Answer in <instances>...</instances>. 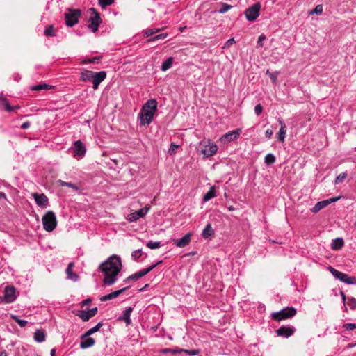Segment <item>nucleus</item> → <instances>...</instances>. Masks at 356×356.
<instances>
[{
  "instance_id": "obj_1",
  "label": "nucleus",
  "mask_w": 356,
  "mask_h": 356,
  "mask_svg": "<svg viewBox=\"0 0 356 356\" xmlns=\"http://www.w3.org/2000/svg\"><path fill=\"white\" fill-rule=\"evenodd\" d=\"M157 111V101L155 99H149L142 107L138 115L140 125H148L153 120V117Z\"/></svg>"
},
{
  "instance_id": "obj_2",
  "label": "nucleus",
  "mask_w": 356,
  "mask_h": 356,
  "mask_svg": "<svg viewBox=\"0 0 356 356\" xmlns=\"http://www.w3.org/2000/svg\"><path fill=\"white\" fill-rule=\"evenodd\" d=\"M87 14L89 16L88 22L90 23L88 26L92 32H95L102 22L100 15L94 8H89Z\"/></svg>"
},
{
  "instance_id": "obj_3",
  "label": "nucleus",
  "mask_w": 356,
  "mask_h": 356,
  "mask_svg": "<svg viewBox=\"0 0 356 356\" xmlns=\"http://www.w3.org/2000/svg\"><path fill=\"white\" fill-rule=\"evenodd\" d=\"M43 227L47 232H52L57 225V220L55 213L49 211L47 212L42 218Z\"/></svg>"
},
{
  "instance_id": "obj_4",
  "label": "nucleus",
  "mask_w": 356,
  "mask_h": 356,
  "mask_svg": "<svg viewBox=\"0 0 356 356\" xmlns=\"http://www.w3.org/2000/svg\"><path fill=\"white\" fill-rule=\"evenodd\" d=\"M296 314V309L293 307H286L283 309L272 314V317L277 321L293 317Z\"/></svg>"
},
{
  "instance_id": "obj_5",
  "label": "nucleus",
  "mask_w": 356,
  "mask_h": 356,
  "mask_svg": "<svg viewBox=\"0 0 356 356\" xmlns=\"http://www.w3.org/2000/svg\"><path fill=\"white\" fill-rule=\"evenodd\" d=\"M81 14V12L79 9H68L65 13L66 25L69 27H72L77 24Z\"/></svg>"
},
{
  "instance_id": "obj_6",
  "label": "nucleus",
  "mask_w": 356,
  "mask_h": 356,
  "mask_svg": "<svg viewBox=\"0 0 356 356\" xmlns=\"http://www.w3.org/2000/svg\"><path fill=\"white\" fill-rule=\"evenodd\" d=\"M99 270L105 276L104 283L108 285L111 284V256L108 257L104 262L99 265Z\"/></svg>"
},
{
  "instance_id": "obj_7",
  "label": "nucleus",
  "mask_w": 356,
  "mask_h": 356,
  "mask_svg": "<svg viewBox=\"0 0 356 356\" xmlns=\"http://www.w3.org/2000/svg\"><path fill=\"white\" fill-rule=\"evenodd\" d=\"M327 269L337 280H339L348 284H354L356 283V279L354 277H349L347 274L341 273L330 266H328Z\"/></svg>"
},
{
  "instance_id": "obj_8",
  "label": "nucleus",
  "mask_w": 356,
  "mask_h": 356,
  "mask_svg": "<svg viewBox=\"0 0 356 356\" xmlns=\"http://www.w3.org/2000/svg\"><path fill=\"white\" fill-rule=\"evenodd\" d=\"M15 289L12 286H6L3 291V295L0 296V301L4 303H10L16 299Z\"/></svg>"
},
{
  "instance_id": "obj_9",
  "label": "nucleus",
  "mask_w": 356,
  "mask_h": 356,
  "mask_svg": "<svg viewBox=\"0 0 356 356\" xmlns=\"http://www.w3.org/2000/svg\"><path fill=\"white\" fill-rule=\"evenodd\" d=\"M261 9V4L259 3H254L252 6L249 7L245 11V15L247 19L250 22H253L259 15V11Z\"/></svg>"
},
{
  "instance_id": "obj_10",
  "label": "nucleus",
  "mask_w": 356,
  "mask_h": 356,
  "mask_svg": "<svg viewBox=\"0 0 356 356\" xmlns=\"http://www.w3.org/2000/svg\"><path fill=\"white\" fill-rule=\"evenodd\" d=\"M70 150L73 153L74 156L79 159L85 155L86 149L81 140H76L73 144V146L71 147Z\"/></svg>"
},
{
  "instance_id": "obj_11",
  "label": "nucleus",
  "mask_w": 356,
  "mask_h": 356,
  "mask_svg": "<svg viewBox=\"0 0 356 356\" xmlns=\"http://www.w3.org/2000/svg\"><path fill=\"white\" fill-rule=\"evenodd\" d=\"M122 268L120 257L113 254V284L117 281V276Z\"/></svg>"
},
{
  "instance_id": "obj_12",
  "label": "nucleus",
  "mask_w": 356,
  "mask_h": 356,
  "mask_svg": "<svg viewBox=\"0 0 356 356\" xmlns=\"http://www.w3.org/2000/svg\"><path fill=\"white\" fill-rule=\"evenodd\" d=\"M97 313V308L94 307L89 310H80L76 314L83 321H88L90 318L95 316Z\"/></svg>"
},
{
  "instance_id": "obj_13",
  "label": "nucleus",
  "mask_w": 356,
  "mask_h": 356,
  "mask_svg": "<svg viewBox=\"0 0 356 356\" xmlns=\"http://www.w3.org/2000/svg\"><path fill=\"white\" fill-rule=\"evenodd\" d=\"M241 134V129H238L232 131H229L223 136H222L220 138V142L222 143H227L231 141L236 140Z\"/></svg>"
},
{
  "instance_id": "obj_14",
  "label": "nucleus",
  "mask_w": 356,
  "mask_h": 356,
  "mask_svg": "<svg viewBox=\"0 0 356 356\" xmlns=\"http://www.w3.org/2000/svg\"><path fill=\"white\" fill-rule=\"evenodd\" d=\"M295 330V327L292 326H281L276 330V334L279 337L288 338L294 334Z\"/></svg>"
},
{
  "instance_id": "obj_15",
  "label": "nucleus",
  "mask_w": 356,
  "mask_h": 356,
  "mask_svg": "<svg viewBox=\"0 0 356 356\" xmlns=\"http://www.w3.org/2000/svg\"><path fill=\"white\" fill-rule=\"evenodd\" d=\"M32 196L34 197V200L36 202V204L42 207V208H47L49 203V200L47 197L44 193H32Z\"/></svg>"
},
{
  "instance_id": "obj_16",
  "label": "nucleus",
  "mask_w": 356,
  "mask_h": 356,
  "mask_svg": "<svg viewBox=\"0 0 356 356\" xmlns=\"http://www.w3.org/2000/svg\"><path fill=\"white\" fill-rule=\"evenodd\" d=\"M149 211V208L148 207H143L141 208L140 209L135 211V212H133L131 213H130L129 216H128V220L130 221V222H134V221H136L137 220H138L139 218H143L144 217L145 215H147V212Z\"/></svg>"
},
{
  "instance_id": "obj_17",
  "label": "nucleus",
  "mask_w": 356,
  "mask_h": 356,
  "mask_svg": "<svg viewBox=\"0 0 356 356\" xmlns=\"http://www.w3.org/2000/svg\"><path fill=\"white\" fill-rule=\"evenodd\" d=\"M339 199V197H337L331 198V199L323 200V201H320L315 204V206L311 209V211L313 213H317L322 209L327 207L330 203L334 202L337 201Z\"/></svg>"
},
{
  "instance_id": "obj_18",
  "label": "nucleus",
  "mask_w": 356,
  "mask_h": 356,
  "mask_svg": "<svg viewBox=\"0 0 356 356\" xmlns=\"http://www.w3.org/2000/svg\"><path fill=\"white\" fill-rule=\"evenodd\" d=\"M106 76V74L104 71L95 72L91 81L93 84L92 88L94 90H97L98 88L99 85L105 79Z\"/></svg>"
},
{
  "instance_id": "obj_19",
  "label": "nucleus",
  "mask_w": 356,
  "mask_h": 356,
  "mask_svg": "<svg viewBox=\"0 0 356 356\" xmlns=\"http://www.w3.org/2000/svg\"><path fill=\"white\" fill-rule=\"evenodd\" d=\"M218 146L215 143L207 145L202 149V153L206 156L209 157L213 156L218 151Z\"/></svg>"
},
{
  "instance_id": "obj_20",
  "label": "nucleus",
  "mask_w": 356,
  "mask_h": 356,
  "mask_svg": "<svg viewBox=\"0 0 356 356\" xmlns=\"http://www.w3.org/2000/svg\"><path fill=\"white\" fill-rule=\"evenodd\" d=\"M191 236L192 234L191 233H188L182 238L175 240L174 243L177 247L184 248L191 242Z\"/></svg>"
},
{
  "instance_id": "obj_21",
  "label": "nucleus",
  "mask_w": 356,
  "mask_h": 356,
  "mask_svg": "<svg viewBox=\"0 0 356 356\" xmlns=\"http://www.w3.org/2000/svg\"><path fill=\"white\" fill-rule=\"evenodd\" d=\"M132 311L133 308L131 307L126 308V309L123 311L122 314L118 317V319L119 321H124L127 325H130L131 323L130 316Z\"/></svg>"
},
{
  "instance_id": "obj_22",
  "label": "nucleus",
  "mask_w": 356,
  "mask_h": 356,
  "mask_svg": "<svg viewBox=\"0 0 356 356\" xmlns=\"http://www.w3.org/2000/svg\"><path fill=\"white\" fill-rule=\"evenodd\" d=\"M0 104H1V106L8 112L13 111H14L15 109H18L19 108V106H11L9 104L8 101L3 97H0Z\"/></svg>"
},
{
  "instance_id": "obj_23",
  "label": "nucleus",
  "mask_w": 356,
  "mask_h": 356,
  "mask_svg": "<svg viewBox=\"0 0 356 356\" xmlns=\"http://www.w3.org/2000/svg\"><path fill=\"white\" fill-rule=\"evenodd\" d=\"M95 72L82 69L81 70V79L83 81H92Z\"/></svg>"
},
{
  "instance_id": "obj_24",
  "label": "nucleus",
  "mask_w": 356,
  "mask_h": 356,
  "mask_svg": "<svg viewBox=\"0 0 356 356\" xmlns=\"http://www.w3.org/2000/svg\"><path fill=\"white\" fill-rule=\"evenodd\" d=\"M279 124H280L281 127L280 129L279 133H278V140L281 142L284 141L286 133V127L285 124L282 122V120L279 119L278 120Z\"/></svg>"
},
{
  "instance_id": "obj_25",
  "label": "nucleus",
  "mask_w": 356,
  "mask_h": 356,
  "mask_svg": "<svg viewBox=\"0 0 356 356\" xmlns=\"http://www.w3.org/2000/svg\"><path fill=\"white\" fill-rule=\"evenodd\" d=\"M73 266H74V264L72 262H70L68 264V266L66 269V273H67L68 279L73 280V281H77L79 279V276L76 273L72 272Z\"/></svg>"
},
{
  "instance_id": "obj_26",
  "label": "nucleus",
  "mask_w": 356,
  "mask_h": 356,
  "mask_svg": "<svg viewBox=\"0 0 356 356\" xmlns=\"http://www.w3.org/2000/svg\"><path fill=\"white\" fill-rule=\"evenodd\" d=\"M213 234L214 230L213 229L210 223L207 224L202 231V237L204 239H209Z\"/></svg>"
},
{
  "instance_id": "obj_27",
  "label": "nucleus",
  "mask_w": 356,
  "mask_h": 356,
  "mask_svg": "<svg viewBox=\"0 0 356 356\" xmlns=\"http://www.w3.org/2000/svg\"><path fill=\"white\" fill-rule=\"evenodd\" d=\"M46 334L44 330H37L34 333V339L38 343H41L45 341Z\"/></svg>"
},
{
  "instance_id": "obj_28",
  "label": "nucleus",
  "mask_w": 356,
  "mask_h": 356,
  "mask_svg": "<svg viewBox=\"0 0 356 356\" xmlns=\"http://www.w3.org/2000/svg\"><path fill=\"white\" fill-rule=\"evenodd\" d=\"M85 339H83L81 341L80 346L82 348H87L92 346L95 344V339L92 337H85Z\"/></svg>"
},
{
  "instance_id": "obj_29",
  "label": "nucleus",
  "mask_w": 356,
  "mask_h": 356,
  "mask_svg": "<svg viewBox=\"0 0 356 356\" xmlns=\"http://www.w3.org/2000/svg\"><path fill=\"white\" fill-rule=\"evenodd\" d=\"M343 245V240L341 238H337L332 241L331 248L334 250H337L341 249Z\"/></svg>"
},
{
  "instance_id": "obj_30",
  "label": "nucleus",
  "mask_w": 356,
  "mask_h": 356,
  "mask_svg": "<svg viewBox=\"0 0 356 356\" xmlns=\"http://www.w3.org/2000/svg\"><path fill=\"white\" fill-rule=\"evenodd\" d=\"M216 195V188L215 186H212L210 188L209 191H207L203 196V201L208 202L213 197Z\"/></svg>"
},
{
  "instance_id": "obj_31",
  "label": "nucleus",
  "mask_w": 356,
  "mask_h": 356,
  "mask_svg": "<svg viewBox=\"0 0 356 356\" xmlns=\"http://www.w3.org/2000/svg\"><path fill=\"white\" fill-rule=\"evenodd\" d=\"M172 63H173V58L172 57H169L168 58H167L161 65V70L162 71H166L168 70V69H170L172 65Z\"/></svg>"
},
{
  "instance_id": "obj_32",
  "label": "nucleus",
  "mask_w": 356,
  "mask_h": 356,
  "mask_svg": "<svg viewBox=\"0 0 356 356\" xmlns=\"http://www.w3.org/2000/svg\"><path fill=\"white\" fill-rule=\"evenodd\" d=\"M51 88H52V86L50 85H48L46 83H41V84H38V85L31 86V90H34V91H40L42 90H48Z\"/></svg>"
},
{
  "instance_id": "obj_33",
  "label": "nucleus",
  "mask_w": 356,
  "mask_h": 356,
  "mask_svg": "<svg viewBox=\"0 0 356 356\" xmlns=\"http://www.w3.org/2000/svg\"><path fill=\"white\" fill-rule=\"evenodd\" d=\"M160 263H161V261H159L157 262L156 264H153L146 268H144L140 271H138V275L140 276L141 277L145 276V275L148 274L151 270H152L158 264H159Z\"/></svg>"
},
{
  "instance_id": "obj_34",
  "label": "nucleus",
  "mask_w": 356,
  "mask_h": 356,
  "mask_svg": "<svg viewBox=\"0 0 356 356\" xmlns=\"http://www.w3.org/2000/svg\"><path fill=\"white\" fill-rule=\"evenodd\" d=\"M264 162L266 165H272L275 162V156L271 154H268L264 159Z\"/></svg>"
},
{
  "instance_id": "obj_35",
  "label": "nucleus",
  "mask_w": 356,
  "mask_h": 356,
  "mask_svg": "<svg viewBox=\"0 0 356 356\" xmlns=\"http://www.w3.org/2000/svg\"><path fill=\"white\" fill-rule=\"evenodd\" d=\"M146 245L152 250L158 249L161 246V243L160 241L153 242L149 241L147 243Z\"/></svg>"
},
{
  "instance_id": "obj_36",
  "label": "nucleus",
  "mask_w": 356,
  "mask_h": 356,
  "mask_svg": "<svg viewBox=\"0 0 356 356\" xmlns=\"http://www.w3.org/2000/svg\"><path fill=\"white\" fill-rule=\"evenodd\" d=\"M323 11V6L321 4L317 5L313 10L309 11V15H321Z\"/></svg>"
},
{
  "instance_id": "obj_37",
  "label": "nucleus",
  "mask_w": 356,
  "mask_h": 356,
  "mask_svg": "<svg viewBox=\"0 0 356 356\" xmlns=\"http://www.w3.org/2000/svg\"><path fill=\"white\" fill-rule=\"evenodd\" d=\"M11 318L16 321L21 327H25L28 323L27 321L22 320L16 315H11Z\"/></svg>"
},
{
  "instance_id": "obj_38",
  "label": "nucleus",
  "mask_w": 356,
  "mask_h": 356,
  "mask_svg": "<svg viewBox=\"0 0 356 356\" xmlns=\"http://www.w3.org/2000/svg\"><path fill=\"white\" fill-rule=\"evenodd\" d=\"M44 34L47 36L53 37L55 36V29L52 25H49L44 30Z\"/></svg>"
},
{
  "instance_id": "obj_39",
  "label": "nucleus",
  "mask_w": 356,
  "mask_h": 356,
  "mask_svg": "<svg viewBox=\"0 0 356 356\" xmlns=\"http://www.w3.org/2000/svg\"><path fill=\"white\" fill-rule=\"evenodd\" d=\"M167 36H168L167 33L158 34V35H155V36L148 39L147 42H154V41H156V40H163V39L166 38Z\"/></svg>"
},
{
  "instance_id": "obj_40",
  "label": "nucleus",
  "mask_w": 356,
  "mask_h": 356,
  "mask_svg": "<svg viewBox=\"0 0 356 356\" xmlns=\"http://www.w3.org/2000/svg\"><path fill=\"white\" fill-rule=\"evenodd\" d=\"M99 56H95L92 58H86L81 61V64H88V63H98L100 60Z\"/></svg>"
},
{
  "instance_id": "obj_41",
  "label": "nucleus",
  "mask_w": 356,
  "mask_h": 356,
  "mask_svg": "<svg viewBox=\"0 0 356 356\" xmlns=\"http://www.w3.org/2000/svg\"><path fill=\"white\" fill-rule=\"evenodd\" d=\"M179 351L185 353L190 356H195L200 353V350L197 349H193V350L180 349Z\"/></svg>"
},
{
  "instance_id": "obj_42",
  "label": "nucleus",
  "mask_w": 356,
  "mask_h": 356,
  "mask_svg": "<svg viewBox=\"0 0 356 356\" xmlns=\"http://www.w3.org/2000/svg\"><path fill=\"white\" fill-rule=\"evenodd\" d=\"M347 177V173L346 172H342V173H340L335 179L334 180V183L335 184H339L341 182H343L345 179Z\"/></svg>"
},
{
  "instance_id": "obj_43",
  "label": "nucleus",
  "mask_w": 356,
  "mask_h": 356,
  "mask_svg": "<svg viewBox=\"0 0 356 356\" xmlns=\"http://www.w3.org/2000/svg\"><path fill=\"white\" fill-rule=\"evenodd\" d=\"M159 31H160V29H156V28L148 29L144 31V35L145 37H149V36H151L153 34L156 33Z\"/></svg>"
},
{
  "instance_id": "obj_44",
  "label": "nucleus",
  "mask_w": 356,
  "mask_h": 356,
  "mask_svg": "<svg viewBox=\"0 0 356 356\" xmlns=\"http://www.w3.org/2000/svg\"><path fill=\"white\" fill-rule=\"evenodd\" d=\"M141 256H142V250L141 249L134 250L131 253V258L134 261H137Z\"/></svg>"
},
{
  "instance_id": "obj_45",
  "label": "nucleus",
  "mask_w": 356,
  "mask_h": 356,
  "mask_svg": "<svg viewBox=\"0 0 356 356\" xmlns=\"http://www.w3.org/2000/svg\"><path fill=\"white\" fill-rule=\"evenodd\" d=\"M232 8V6L227 3H221V8L218 10L220 13H225Z\"/></svg>"
},
{
  "instance_id": "obj_46",
  "label": "nucleus",
  "mask_w": 356,
  "mask_h": 356,
  "mask_svg": "<svg viewBox=\"0 0 356 356\" xmlns=\"http://www.w3.org/2000/svg\"><path fill=\"white\" fill-rule=\"evenodd\" d=\"M99 4L102 9L106 8L108 6L111 5V0H98Z\"/></svg>"
},
{
  "instance_id": "obj_47",
  "label": "nucleus",
  "mask_w": 356,
  "mask_h": 356,
  "mask_svg": "<svg viewBox=\"0 0 356 356\" xmlns=\"http://www.w3.org/2000/svg\"><path fill=\"white\" fill-rule=\"evenodd\" d=\"M141 278L140 276L138 275V273H136L130 276H129L125 280L124 282H129V281H136L138 279Z\"/></svg>"
},
{
  "instance_id": "obj_48",
  "label": "nucleus",
  "mask_w": 356,
  "mask_h": 356,
  "mask_svg": "<svg viewBox=\"0 0 356 356\" xmlns=\"http://www.w3.org/2000/svg\"><path fill=\"white\" fill-rule=\"evenodd\" d=\"M348 304L351 309H356V298H355L353 297L349 298Z\"/></svg>"
},
{
  "instance_id": "obj_49",
  "label": "nucleus",
  "mask_w": 356,
  "mask_h": 356,
  "mask_svg": "<svg viewBox=\"0 0 356 356\" xmlns=\"http://www.w3.org/2000/svg\"><path fill=\"white\" fill-rule=\"evenodd\" d=\"M128 288L129 286H125L120 290L113 291V299L117 298L120 294L126 291Z\"/></svg>"
},
{
  "instance_id": "obj_50",
  "label": "nucleus",
  "mask_w": 356,
  "mask_h": 356,
  "mask_svg": "<svg viewBox=\"0 0 356 356\" xmlns=\"http://www.w3.org/2000/svg\"><path fill=\"white\" fill-rule=\"evenodd\" d=\"M343 327L347 330H353L356 328L355 323H345L343 325Z\"/></svg>"
},
{
  "instance_id": "obj_51",
  "label": "nucleus",
  "mask_w": 356,
  "mask_h": 356,
  "mask_svg": "<svg viewBox=\"0 0 356 356\" xmlns=\"http://www.w3.org/2000/svg\"><path fill=\"white\" fill-rule=\"evenodd\" d=\"M266 40V35L264 34H261L259 36L257 41V47H261L263 46V41Z\"/></svg>"
},
{
  "instance_id": "obj_52",
  "label": "nucleus",
  "mask_w": 356,
  "mask_h": 356,
  "mask_svg": "<svg viewBox=\"0 0 356 356\" xmlns=\"http://www.w3.org/2000/svg\"><path fill=\"white\" fill-rule=\"evenodd\" d=\"M235 43L234 38L229 39L223 46V49L229 48L232 44Z\"/></svg>"
},
{
  "instance_id": "obj_53",
  "label": "nucleus",
  "mask_w": 356,
  "mask_h": 356,
  "mask_svg": "<svg viewBox=\"0 0 356 356\" xmlns=\"http://www.w3.org/2000/svg\"><path fill=\"white\" fill-rule=\"evenodd\" d=\"M263 111V107L261 104H257L254 107V113L255 114L259 116L261 115V113Z\"/></svg>"
},
{
  "instance_id": "obj_54",
  "label": "nucleus",
  "mask_w": 356,
  "mask_h": 356,
  "mask_svg": "<svg viewBox=\"0 0 356 356\" xmlns=\"http://www.w3.org/2000/svg\"><path fill=\"white\" fill-rule=\"evenodd\" d=\"M58 181L60 182V185L62 186H68V187H70V188H75V189L77 188V187L74 184L69 183V182H65V181H61V180H59Z\"/></svg>"
},
{
  "instance_id": "obj_55",
  "label": "nucleus",
  "mask_w": 356,
  "mask_h": 356,
  "mask_svg": "<svg viewBox=\"0 0 356 356\" xmlns=\"http://www.w3.org/2000/svg\"><path fill=\"white\" fill-rule=\"evenodd\" d=\"M97 331V329L93 327L92 328H90V330H88L86 333L83 336V337H88L94 333H95Z\"/></svg>"
},
{
  "instance_id": "obj_56",
  "label": "nucleus",
  "mask_w": 356,
  "mask_h": 356,
  "mask_svg": "<svg viewBox=\"0 0 356 356\" xmlns=\"http://www.w3.org/2000/svg\"><path fill=\"white\" fill-rule=\"evenodd\" d=\"M178 148V145L171 143L170 147L169 149V153L172 154Z\"/></svg>"
},
{
  "instance_id": "obj_57",
  "label": "nucleus",
  "mask_w": 356,
  "mask_h": 356,
  "mask_svg": "<svg viewBox=\"0 0 356 356\" xmlns=\"http://www.w3.org/2000/svg\"><path fill=\"white\" fill-rule=\"evenodd\" d=\"M111 300V293H108L106 296H103L100 298L101 301H106V300Z\"/></svg>"
},
{
  "instance_id": "obj_58",
  "label": "nucleus",
  "mask_w": 356,
  "mask_h": 356,
  "mask_svg": "<svg viewBox=\"0 0 356 356\" xmlns=\"http://www.w3.org/2000/svg\"><path fill=\"white\" fill-rule=\"evenodd\" d=\"M105 156H106V152H104L102 154V158L101 159V163H104L106 165H108L110 163V161H109V160H107L106 159H104Z\"/></svg>"
},
{
  "instance_id": "obj_59",
  "label": "nucleus",
  "mask_w": 356,
  "mask_h": 356,
  "mask_svg": "<svg viewBox=\"0 0 356 356\" xmlns=\"http://www.w3.org/2000/svg\"><path fill=\"white\" fill-rule=\"evenodd\" d=\"M273 131L272 129H268L265 132L266 137L268 138H270L271 136H273Z\"/></svg>"
},
{
  "instance_id": "obj_60",
  "label": "nucleus",
  "mask_w": 356,
  "mask_h": 356,
  "mask_svg": "<svg viewBox=\"0 0 356 356\" xmlns=\"http://www.w3.org/2000/svg\"><path fill=\"white\" fill-rule=\"evenodd\" d=\"M31 126V123L29 122H24V123H22V124L21 125V129H26L28 128H29Z\"/></svg>"
},
{
  "instance_id": "obj_61",
  "label": "nucleus",
  "mask_w": 356,
  "mask_h": 356,
  "mask_svg": "<svg viewBox=\"0 0 356 356\" xmlns=\"http://www.w3.org/2000/svg\"><path fill=\"white\" fill-rule=\"evenodd\" d=\"M91 302L90 299H86L81 302V306L88 305Z\"/></svg>"
},
{
  "instance_id": "obj_62",
  "label": "nucleus",
  "mask_w": 356,
  "mask_h": 356,
  "mask_svg": "<svg viewBox=\"0 0 356 356\" xmlns=\"http://www.w3.org/2000/svg\"><path fill=\"white\" fill-rule=\"evenodd\" d=\"M340 295L341 296V298H342V300H343V303L345 304V302H346V295H345V293L343 291H341L340 292Z\"/></svg>"
},
{
  "instance_id": "obj_63",
  "label": "nucleus",
  "mask_w": 356,
  "mask_h": 356,
  "mask_svg": "<svg viewBox=\"0 0 356 356\" xmlns=\"http://www.w3.org/2000/svg\"><path fill=\"white\" fill-rule=\"evenodd\" d=\"M162 353H172V349L170 348H165L162 350Z\"/></svg>"
},
{
  "instance_id": "obj_64",
  "label": "nucleus",
  "mask_w": 356,
  "mask_h": 356,
  "mask_svg": "<svg viewBox=\"0 0 356 356\" xmlns=\"http://www.w3.org/2000/svg\"><path fill=\"white\" fill-rule=\"evenodd\" d=\"M102 325V323H99L95 326V327L97 329V331H98L100 329Z\"/></svg>"
}]
</instances>
